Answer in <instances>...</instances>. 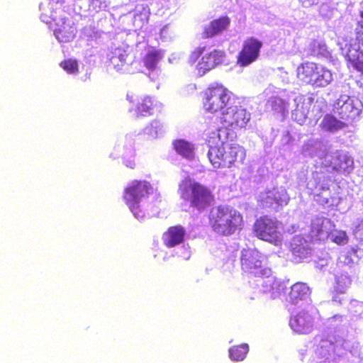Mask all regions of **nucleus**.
<instances>
[{
    "mask_svg": "<svg viewBox=\"0 0 363 363\" xmlns=\"http://www.w3.org/2000/svg\"><path fill=\"white\" fill-rule=\"evenodd\" d=\"M55 25L52 26L54 35L60 43L72 41L77 34V28L72 20L68 18L54 19Z\"/></svg>",
    "mask_w": 363,
    "mask_h": 363,
    "instance_id": "nucleus-13",
    "label": "nucleus"
},
{
    "mask_svg": "<svg viewBox=\"0 0 363 363\" xmlns=\"http://www.w3.org/2000/svg\"><path fill=\"white\" fill-rule=\"evenodd\" d=\"M311 294V290L308 286L302 282L295 283L289 292L290 301L296 303L298 301L304 300Z\"/></svg>",
    "mask_w": 363,
    "mask_h": 363,
    "instance_id": "nucleus-24",
    "label": "nucleus"
},
{
    "mask_svg": "<svg viewBox=\"0 0 363 363\" xmlns=\"http://www.w3.org/2000/svg\"><path fill=\"white\" fill-rule=\"evenodd\" d=\"M278 225L276 218L267 215L262 216L253 224V233L259 240L276 244L281 240Z\"/></svg>",
    "mask_w": 363,
    "mask_h": 363,
    "instance_id": "nucleus-8",
    "label": "nucleus"
},
{
    "mask_svg": "<svg viewBox=\"0 0 363 363\" xmlns=\"http://www.w3.org/2000/svg\"><path fill=\"white\" fill-rule=\"evenodd\" d=\"M235 99L233 93L220 82H213L201 92V101L206 113H221Z\"/></svg>",
    "mask_w": 363,
    "mask_h": 363,
    "instance_id": "nucleus-4",
    "label": "nucleus"
},
{
    "mask_svg": "<svg viewBox=\"0 0 363 363\" xmlns=\"http://www.w3.org/2000/svg\"><path fill=\"white\" fill-rule=\"evenodd\" d=\"M359 15L362 20L358 21L356 24L354 29L355 40L363 46V10L359 11Z\"/></svg>",
    "mask_w": 363,
    "mask_h": 363,
    "instance_id": "nucleus-31",
    "label": "nucleus"
},
{
    "mask_svg": "<svg viewBox=\"0 0 363 363\" xmlns=\"http://www.w3.org/2000/svg\"><path fill=\"white\" fill-rule=\"evenodd\" d=\"M60 66L69 74H76L79 72L78 62L74 59L63 60L61 62Z\"/></svg>",
    "mask_w": 363,
    "mask_h": 363,
    "instance_id": "nucleus-30",
    "label": "nucleus"
},
{
    "mask_svg": "<svg viewBox=\"0 0 363 363\" xmlns=\"http://www.w3.org/2000/svg\"><path fill=\"white\" fill-rule=\"evenodd\" d=\"M347 60L357 71L363 72V52L353 48H350L346 53Z\"/></svg>",
    "mask_w": 363,
    "mask_h": 363,
    "instance_id": "nucleus-26",
    "label": "nucleus"
},
{
    "mask_svg": "<svg viewBox=\"0 0 363 363\" xmlns=\"http://www.w3.org/2000/svg\"><path fill=\"white\" fill-rule=\"evenodd\" d=\"M329 167L338 174H348L353 170L354 161L346 153L336 151L330 156Z\"/></svg>",
    "mask_w": 363,
    "mask_h": 363,
    "instance_id": "nucleus-15",
    "label": "nucleus"
},
{
    "mask_svg": "<svg viewBox=\"0 0 363 363\" xmlns=\"http://www.w3.org/2000/svg\"><path fill=\"white\" fill-rule=\"evenodd\" d=\"M289 324L291 329L298 334H308L313 328V318L306 311H302L291 317Z\"/></svg>",
    "mask_w": 363,
    "mask_h": 363,
    "instance_id": "nucleus-16",
    "label": "nucleus"
},
{
    "mask_svg": "<svg viewBox=\"0 0 363 363\" xmlns=\"http://www.w3.org/2000/svg\"><path fill=\"white\" fill-rule=\"evenodd\" d=\"M347 126V123L337 119L334 115L327 113L324 116L319 124L322 130L335 133Z\"/></svg>",
    "mask_w": 363,
    "mask_h": 363,
    "instance_id": "nucleus-20",
    "label": "nucleus"
},
{
    "mask_svg": "<svg viewBox=\"0 0 363 363\" xmlns=\"http://www.w3.org/2000/svg\"><path fill=\"white\" fill-rule=\"evenodd\" d=\"M289 198L284 190L272 189L261 192L257 198V206L262 209L269 211H278L282 206H286Z\"/></svg>",
    "mask_w": 363,
    "mask_h": 363,
    "instance_id": "nucleus-10",
    "label": "nucleus"
},
{
    "mask_svg": "<svg viewBox=\"0 0 363 363\" xmlns=\"http://www.w3.org/2000/svg\"><path fill=\"white\" fill-rule=\"evenodd\" d=\"M225 58L223 50L213 49L201 56L198 62L196 69L199 76H203L217 66L222 65Z\"/></svg>",
    "mask_w": 363,
    "mask_h": 363,
    "instance_id": "nucleus-12",
    "label": "nucleus"
},
{
    "mask_svg": "<svg viewBox=\"0 0 363 363\" xmlns=\"http://www.w3.org/2000/svg\"><path fill=\"white\" fill-rule=\"evenodd\" d=\"M348 240V236L345 231H337L332 235V241L340 245L347 244Z\"/></svg>",
    "mask_w": 363,
    "mask_h": 363,
    "instance_id": "nucleus-33",
    "label": "nucleus"
},
{
    "mask_svg": "<svg viewBox=\"0 0 363 363\" xmlns=\"http://www.w3.org/2000/svg\"><path fill=\"white\" fill-rule=\"evenodd\" d=\"M262 47V43L254 37L245 39L237 56V64L245 67L255 62L259 55Z\"/></svg>",
    "mask_w": 363,
    "mask_h": 363,
    "instance_id": "nucleus-11",
    "label": "nucleus"
},
{
    "mask_svg": "<svg viewBox=\"0 0 363 363\" xmlns=\"http://www.w3.org/2000/svg\"><path fill=\"white\" fill-rule=\"evenodd\" d=\"M162 128V125L158 120L152 121L149 125H147L144 130L145 133L156 137Z\"/></svg>",
    "mask_w": 363,
    "mask_h": 363,
    "instance_id": "nucleus-32",
    "label": "nucleus"
},
{
    "mask_svg": "<svg viewBox=\"0 0 363 363\" xmlns=\"http://www.w3.org/2000/svg\"><path fill=\"white\" fill-rule=\"evenodd\" d=\"M222 127L218 129H225L238 131L247 127L251 119V115L242 106H228L218 118Z\"/></svg>",
    "mask_w": 363,
    "mask_h": 363,
    "instance_id": "nucleus-7",
    "label": "nucleus"
},
{
    "mask_svg": "<svg viewBox=\"0 0 363 363\" xmlns=\"http://www.w3.org/2000/svg\"><path fill=\"white\" fill-rule=\"evenodd\" d=\"M335 344L328 339H322L315 349V357L319 363L326 362L335 354Z\"/></svg>",
    "mask_w": 363,
    "mask_h": 363,
    "instance_id": "nucleus-19",
    "label": "nucleus"
},
{
    "mask_svg": "<svg viewBox=\"0 0 363 363\" xmlns=\"http://www.w3.org/2000/svg\"><path fill=\"white\" fill-rule=\"evenodd\" d=\"M317 70L313 77L312 86L323 87L329 84L333 80L332 73L322 65L317 64Z\"/></svg>",
    "mask_w": 363,
    "mask_h": 363,
    "instance_id": "nucleus-22",
    "label": "nucleus"
},
{
    "mask_svg": "<svg viewBox=\"0 0 363 363\" xmlns=\"http://www.w3.org/2000/svg\"><path fill=\"white\" fill-rule=\"evenodd\" d=\"M127 166L130 167L132 169H134L135 167V164L134 162H130L129 164H127Z\"/></svg>",
    "mask_w": 363,
    "mask_h": 363,
    "instance_id": "nucleus-35",
    "label": "nucleus"
},
{
    "mask_svg": "<svg viewBox=\"0 0 363 363\" xmlns=\"http://www.w3.org/2000/svg\"><path fill=\"white\" fill-rule=\"evenodd\" d=\"M264 256L257 249H243L240 255V266L242 271L255 277H268L270 269L265 267Z\"/></svg>",
    "mask_w": 363,
    "mask_h": 363,
    "instance_id": "nucleus-6",
    "label": "nucleus"
},
{
    "mask_svg": "<svg viewBox=\"0 0 363 363\" xmlns=\"http://www.w3.org/2000/svg\"><path fill=\"white\" fill-rule=\"evenodd\" d=\"M290 245L293 255L300 259L306 257L310 253L306 240L301 236L294 237Z\"/></svg>",
    "mask_w": 363,
    "mask_h": 363,
    "instance_id": "nucleus-23",
    "label": "nucleus"
},
{
    "mask_svg": "<svg viewBox=\"0 0 363 363\" xmlns=\"http://www.w3.org/2000/svg\"><path fill=\"white\" fill-rule=\"evenodd\" d=\"M333 112L344 122L352 121L359 111L354 106L353 100L348 96H340L333 105Z\"/></svg>",
    "mask_w": 363,
    "mask_h": 363,
    "instance_id": "nucleus-14",
    "label": "nucleus"
},
{
    "mask_svg": "<svg viewBox=\"0 0 363 363\" xmlns=\"http://www.w3.org/2000/svg\"><path fill=\"white\" fill-rule=\"evenodd\" d=\"M212 230L221 236H229L241 229L242 214L229 206L219 205L212 208L208 216Z\"/></svg>",
    "mask_w": 363,
    "mask_h": 363,
    "instance_id": "nucleus-2",
    "label": "nucleus"
},
{
    "mask_svg": "<svg viewBox=\"0 0 363 363\" xmlns=\"http://www.w3.org/2000/svg\"><path fill=\"white\" fill-rule=\"evenodd\" d=\"M162 58V52L155 48L150 49L143 58L144 66L149 70L155 69L157 65Z\"/></svg>",
    "mask_w": 363,
    "mask_h": 363,
    "instance_id": "nucleus-25",
    "label": "nucleus"
},
{
    "mask_svg": "<svg viewBox=\"0 0 363 363\" xmlns=\"http://www.w3.org/2000/svg\"><path fill=\"white\" fill-rule=\"evenodd\" d=\"M249 352L247 344L235 345L229 349V355L233 361H242Z\"/></svg>",
    "mask_w": 363,
    "mask_h": 363,
    "instance_id": "nucleus-27",
    "label": "nucleus"
},
{
    "mask_svg": "<svg viewBox=\"0 0 363 363\" xmlns=\"http://www.w3.org/2000/svg\"><path fill=\"white\" fill-rule=\"evenodd\" d=\"M230 23V19L227 16H223L214 19L203 28L202 38H212L227 29Z\"/></svg>",
    "mask_w": 363,
    "mask_h": 363,
    "instance_id": "nucleus-18",
    "label": "nucleus"
},
{
    "mask_svg": "<svg viewBox=\"0 0 363 363\" xmlns=\"http://www.w3.org/2000/svg\"><path fill=\"white\" fill-rule=\"evenodd\" d=\"M186 230L181 225L169 226L162 235L164 245L167 248L175 247L184 242Z\"/></svg>",
    "mask_w": 363,
    "mask_h": 363,
    "instance_id": "nucleus-17",
    "label": "nucleus"
},
{
    "mask_svg": "<svg viewBox=\"0 0 363 363\" xmlns=\"http://www.w3.org/2000/svg\"><path fill=\"white\" fill-rule=\"evenodd\" d=\"M126 99L131 105L129 111L134 113L136 118L153 115L155 110L160 105L152 96H139L133 91L127 93Z\"/></svg>",
    "mask_w": 363,
    "mask_h": 363,
    "instance_id": "nucleus-9",
    "label": "nucleus"
},
{
    "mask_svg": "<svg viewBox=\"0 0 363 363\" xmlns=\"http://www.w3.org/2000/svg\"><path fill=\"white\" fill-rule=\"evenodd\" d=\"M152 191V186L146 180H133L124 189L123 199L136 218L145 216V211L140 208V203Z\"/></svg>",
    "mask_w": 363,
    "mask_h": 363,
    "instance_id": "nucleus-5",
    "label": "nucleus"
},
{
    "mask_svg": "<svg viewBox=\"0 0 363 363\" xmlns=\"http://www.w3.org/2000/svg\"><path fill=\"white\" fill-rule=\"evenodd\" d=\"M317 64L312 62L301 63L297 68V78L303 84H311L313 74L317 69Z\"/></svg>",
    "mask_w": 363,
    "mask_h": 363,
    "instance_id": "nucleus-21",
    "label": "nucleus"
},
{
    "mask_svg": "<svg viewBox=\"0 0 363 363\" xmlns=\"http://www.w3.org/2000/svg\"><path fill=\"white\" fill-rule=\"evenodd\" d=\"M228 135L224 128L217 129L208 136V157L214 168L237 167L244 162L245 150L238 144L229 143Z\"/></svg>",
    "mask_w": 363,
    "mask_h": 363,
    "instance_id": "nucleus-1",
    "label": "nucleus"
},
{
    "mask_svg": "<svg viewBox=\"0 0 363 363\" xmlns=\"http://www.w3.org/2000/svg\"><path fill=\"white\" fill-rule=\"evenodd\" d=\"M178 192L182 199L199 212L205 211L215 201L214 195L208 187L190 177L181 181Z\"/></svg>",
    "mask_w": 363,
    "mask_h": 363,
    "instance_id": "nucleus-3",
    "label": "nucleus"
},
{
    "mask_svg": "<svg viewBox=\"0 0 363 363\" xmlns=\"http://www.w3.org/2000/svg\"><path fill=\"white\" fill-rule=\"evenodd\" d=\"M174 147L177 153L189 158L194 155V147L188 142L183 140H177L174 142Z\"/></svg>",
    "mask_w": 363,
    "mask_h": 363,
    "instance_id": "nucleus-28",
    "label": "nucleus"
},
{
    "mask_svg": "<svg viewBox=\"0 0 363 363\" xmlns=\"http://www.w3.org/2000/svg\"><path fill=\"white\" fill-rule=\"evenodd\" d=\"M206 50V46H199L194 48L189 55V61L190 63H195Z\"/></svg>",
    "mask_w": 363,
    "mask_h": 363,
    "instance_id": "nucleus-34",
    "label": "nucleus"
},
{
    "mask_svg": "<svg viewBox=\"0 0 363 363\" xmlns=\"http://www.w3.org/2000/svg\"><path fill=\"white\" fill-rule=\"evenodd\" d=\"M310 51L314 56L324 55L327 52L325 43L313 40L310 44Z\"/></svg>",
    "mask_w": 363,
    "mask_h": 363,
    "instance_id": "nucleus-29",
    "label": "nucleus"
}]
</instances>
